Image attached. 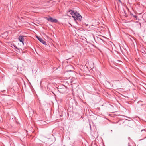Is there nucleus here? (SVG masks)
Returning a JSON list of instances; mask_svg holds the SVG:
<instances>
[{
  "label": "nucleus",
  "instance_id": "0eeeda50",
  "mask_svg": "<svg viewBox=\"0 0 146 146\" xmlns=\"http://www.w3.org/2000/svg\"><path fill=\"white\" fill-rule=\"evenodd\" d=\"M79 21H81L82 19V17L81 16L80 14L76 18Z\"/></svg>",
  "mask_w": 146,
  "mask_h": 146
},
{
  "label": "nucleus",
  "instance_id": "9d476101",
  "mask_svg": "<svg viewBox=\"0 0 146 146\" xmlns=\"http://www.w3.org/2000/svg\"><path fill=\"white\" fill-rule=\"evenodd\" d=\"M134 17H135V18H136V16H134Z\"/></svg>",
  "mask_w": 146,
  "mask_h": 146
},
{
  "label": "nucleus",
  "instance_id": "f8f14e48",
  "mask_svg": "<svg viewBox=\"0 0 146 146\" xmlns=\"http://www.w3.org/2000/svg\"><path fill=\"white\" fill-rule=\"evenodd\" d=\"M14 47H15V46H14Z\"/></svg>",
  "mask_w": 146,
  "mask_h": 146
},
{
  "label": "nucleus",
  "instance_id": "9b49d317",
  "mask_svg": "<svg viewBox=\"0 0 146 146\" xmlns=\"http://www.w3.org/2000/svg\"><path fill=\"white\" fill-rule=\"evenodd\" d=\"M128 139H130V137H129L128 138Z\"/></svg>",
  "mask_w": 146,
  "mask_h": 146
},
{
  "label": "nucleus",
  "instance_id": "423d86ee",
  "mask_svg": "<svg viewBox=\"0 0 146 146\" xmlns=\"http://www.w3.org/2000/svg\"><path fill=\"white\" fill-rule=\"evenodd\" d=\"M68 13H69V14L71 15L72 17L73 18H75V12H74V11H72V10H70L68 11Z\"/></svg>",
  "mask_w": 146,
  "mask_h": 146
},
{
  "label": "nucleus",
  "instance_id": "1a4fd4ad",
  "mask_svg": "<svg viewBox=\"0 0 146 146\" xmlns=\"http://www.w3.org/2000/svg\"><path fill=\"white\" fill-rule=\"evenodd\" d=\"M120 3H121V1L120 0H118Z\"/></svg>",
  "mask_w": 146,
  "mask_h": 146
},
{
  "label": "nucleus",
  "instance_id": "39448f33",
  "mask_svg": "<svg viewBox=\"0 0 146 146\" xmlns=\"http://www.w3.org/2000/svg\"><path fill=\"white\" fill-rule=\"evenodd\" d=\"M36 38L38 39L43 44H46L45 42L41 38L39 37L38 36H36Z\"/></svg>",
  "mask_w": 146,
  "mask_h": 146
},
{
  "label": "nucleus",
  "instance_id": "f03ea898",
  "mask_svg": "<svg viewBox=\"0 0 146 146\" xmlns=\"http://www.w3.org/2000/svg\"><path fill=\"white\" fill-rule=\"evenodd\" d=\"M46 19L48 21H50L52 23H56L58 22V20L56 19H54L50 17H49V18L46 17Z\"/></svg>",
  "mask_w": 146,
  "mask_h": 146
},
{
  "label": "nucleus",
  "instance_id": "7ed1b4c3",
  "mask_svg": "<svg viewBox=\"0 0 146 146\" xmlns=\"http://www.w3.org/2000/svg\"><path fill=\"white\" fill-rule=\"evenodd\" d=\"M141 132L143 135L142 136L143 137H145L143 139H142V140L146 138V131L145 130H142L141 131ZM141 140H142L141 139Z\"/></svg>",
  "mask_w": 146,
  "mask_h": 146
},
{
  "label": "nucleus",
  "instance_id": "6e6552de",
  "mask_svg": "<svg viewBox=\"0 0 146 146\" xmlns=\"http://www.w3.org/2000/svg\"><path fill=\"white\" fill-rule=\"evenodd\" d=\"M75 17H76V18L78 15H80V14L78 13L77 12H75Z\"/></svg>",
  "mask_w": 146,
  "mask_h": 146
},
{
  "label": "nucleus",
  "instance_id": "20e7f679",
  "mask_svg": "<svg viewBox=\"0 0 146 146\" xmlns=\"http://www.w3.org/2000/svg\"><path fill=\"white\" fill-rule=\"evenodd\" d=\"M24 36H20L19 37V40L20 42H22L23 44V43L24 41Z\"/></svg>",
  "mask_w": 146,
  "mask_h": 146
},
{
  "label": "nucleus",
  "instance_id": "f257e3e1",
  "mask_svg": "<svg viewBox=\"0 0 146 146\" xmlns=\"http://www.w3.org/2000/svg\"><path fill=\"white\" fill-rule=\"evenodd\" d=\"M60 88H58V91L60 93L63 94L66 91V87L64 85H62L61 86Z\"/></svg>",
  "mask_w": 146,
  "mask_h": 146
}]
</instances>
